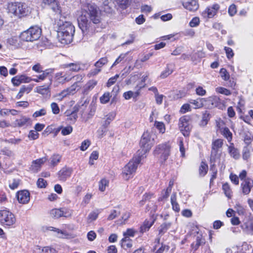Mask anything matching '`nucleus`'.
<instances>
[{"label":"nucleus","instance_id":"f257e3e1","mask_svg":"<svg viewBox=\"0 0 253 253\" xmlns=\"http://www.w3.org/2000/svg\"><path fill=\"white\" fill-rule=\"evenodd\" d=\"M101 11L99 8L93 3H86L82 4L81 7V20L82 27L80 29L84 34L88 28V19L94 24H98L100 22ZM81 24L80 23V25Z\"/></svg>","mask_w":253,"mask_h":253},{"label":"nucleus","instance_id":"f03ea898","mask_svg":"<svg viewBox=\"0 0 253 253\" xmlns=\"http://www.w3.org/2000/svg\"><path fill=\"white\" fill-rule=\"evenodd\" d=\"M57 33L60 42L63 44H69L73 40L75 28L70 22L59 20Z\"/></svg>","mask_w":253,"mask_h":253},{"label":"nucleus","instance_id":"7ed1b4c3","mask_svg":"<svg viewBox=\"0 0 253 253\" xmlns=\"http://www.w3.org/2000/svg\"><path fill=\"white\" fill-rule=\"evenodd\" d=\"M7 12L18 18H21L29 15L31 12L27 4L21 2H11L7 4Z\"/></svg>","mask_w":253,"mask_h":253},{"label":"nucleus","instance_id":"20e7f679","mask_svg":"<svg viewBox=\"0 0 253 253\" xmlns=\"http://www.w3.org/2000/svg\"><path fill=\"white\" fill-rule=\"evenodd\" d=\"M144 158V156L143 155L140 157L136 155L124 167L122 171V175L124 179L127 180L133 176L138 165Z\"/></svg>","mask_w":253,"mask_h":253},{"label":"nucleus","instance_id":"39448f33","mask_svg":"<svg viewBox=\"0 0 253 253\" xmlns=\"http://www.w3.org/2000/svg\"><path fill=\"white\" fill-rule=\"evenodd\" d=\"M42 34V29L38 26H31L28 29L21 32L19 36L21 41L33 42L38 40Z\"/></svg>","mask_w":253,"mask_h":253},{"label":"nucleus","instance_id":"423d86ee","mask_svg":"<svg viewBox=\"0 0 253 253\" xmlns=\"http://www.w3.org/2000/svg\"><path fill=\"white\" fill-rule=\"evenodd\" d=\"M154 143V139L151 138L150 133L148 131L144 132L140 141V149L137 152L136 155L139 157L143 155L145 158L146 154L150 150Z\"/></svg>","mask_w":253,"mask_h":253},{"label":"nucleus","instance_id":"0eeeda50","mask_svg":"<svg viewBox=\"0 0 253 253\" xmlns=\"http://www.w3.org/2000/svg\"><path fill=\"white\" fill-rule=\"evenodd\" d=\"M170 145L167 142L158 145L155 148L154 154L159 159L161 164L164 163L170 155Z\"/></svg>","mask_w":253,"mask_h":253},{"label":"nucleus","instance_id":"6e6552de","mask_svg":"<svg viewBox=\"0 0 253 253\" xmlns=\"http://www.w3.org/2000/svg\"><path fill=\"white\" fill-rule=\"evenodd\" d=\"M15 215L10 211L6 210L0 211V223L6 227H11L16 222Z\"/></svg>","mask_w":253,"mask_h":253},{"label":"nucleus","instance_id":"1a4fd4ad","mask_svg":"<svg viewBox=\"0 0 253 253\" xmlns=\"http://www.w3.org/2000/svg\"><path fill=\"white\" fill-rule=\"evenodd\" d=\"M223 145V140L220 139L215 140L212 142V151L211 157V163H215L218 160V156H217L218 149L222 147ZM215 164L213 163L211 167V169L212 171H215L212 175V177L215 178V175L216 174L217 171L214 169Z\"/></svg>","mask_w":253,"mask_h":253},{"label":"nucleus","instance_id":"9d476101","mask_svg":"<svg viewBox=\"0 0 253 253\" xmlns=\"http://www.w3.org/2000/svg\"><path fill=\"white\" fill-rule=\"evenodd\" d=\"M179 127L180 131L184 136L187 137L190 135L191 126H190L188 119L185 116L180 118Z\"/></svg>","mask_w":253,"mask_h":253},{"label":"nucleus","instance_id":"9b49d317","mask_svg":"<svg viewBox=\"0 0 253 253\" xmlns=\"http://www.w3.org/2000/svg\"><path fill=\"white\" fill-rule=\"evenodd\" d=\"M73 211L65 208L54 209L50 211L51 215L56 218L61 217H69L72 215Z\"/></svg>","mask_w":253,"mask_h":253},{"label":"nucleus","instance_id":"f8f14e48","mask_svg":"<svg viewBox=\"0 0 253 253\" xmlns=\"http://www.w3.org/2000/svg\"><path fill=\"white\" fill-rule=\"evenodd\" d=\"M42 3L44 4V5L48 6L55 14L57 15H61V7L57 0H43Z\"/></svg>","mask_w":253,"mask_h":253},{"label":"nucleus","instance_id":"ddd939ff","mask_svg":"<svg viewBox=\"0 0 253 253\" xmlns=\"http://www.w3.org/2000/svg\"><path fill=\"white\" fill-rule=\"evenodd\" d=\"M241 227L246 234L253 235V219H244L241 225Z\"/></svg>","mask_w":253,"mask_h":253},{"label":"nucleus","instance_id":"4468645a","mask_svg":"<svg viewBox=\"0 0 253 253\" xmlns=\"http://www.w3.org/2000/svg\"><path fill=\"white\" fill-rule=\"evenodd\" d=\"M219 8L220 6L218 4L214 3L211 6L207 7L203 12V15L205 17L211 18L216 15Z\"/></svg>","mask_w":253,"mask_h":253},{"label":"nucleus","instance_id":"2eb2a0df","mask_svg":"<svg viewBox=\"0 0 253 253\" xmlns=\"http://www.w3.org/2000/svg\"><path fill=\"white\" fill-rule=\"evenodd\" d=\"M16 197L18 202L22 204H26L30 201V194L26 190H20L16 193Z\"/></svg>","mask_w":253,"mask_h":253},{"label":"nucleus","instance_id":"dca6fc26","mask_svg":"<svg viewBox=\"0 0 253 253\" xmlns=\"http://www.w3.org/2000/svg\"><path fill=\"white\" fill-rule=\"evenodd\" d=\"M52 84L51 78L49 79V82L45 84L41 85L36 88L37 92L45 97L50 96V86Z\"/></svg>","mask_w":253,"mask_h":253},{"label":"nucleus","instance_id":"f3484780","mask_svg":"<svg viewBox=\"0 0 253 253\" xmlns=\"http://www.w3.org/2000/svg\"><path fill=\"white\" fill-rule=\"evenodd\" d=\"M48 160L46 155L44 157L34 160L31 166V169L34 172H37L40 170L41 166Z\"/></svg>","mask_w":253,"mask_h":253},{"label":"nucleus","instance_id":"a211bd4d","mask_svg":"<svg viewBox=\"0 0 253 253\" xmlns=\"http://www.w3.org/2000/svg\"><path fill=\"white\" fill-rule=\"evenodd\" d=\"M253 187V180L249 178H245L241 184L242 192L245 195L249 194Z\"/></svg>","mask_w":253,"mask_h":253},{"label":"nucleus","instance_id":"6ab92c4d","mask_svg":"<svg viewBox=\"0 0 253 253\" xmlns=\"http://www.w3.org/2000/svg\"><path fill=\"white\" fill-rule=\"evenodd\" d=\"M31 81L32 79L31 78L24 75L16 76L11 79V82L14 86H18L21 83H28Z\"/></svg>","mask_w":253,"mask_h":253},{"label":"nucleus","instance_id":"aec40b11","mask_svg":"<svg viewBox=\"0 0 253 253\" xmlns=\"http://www.w3.org/2000/svg\"><path fill=\"white\" fill-rule=\"evenodd\" d=\"M182 4L183 7L190 11H195L199 8V4L195 0H188L182 1Z\"/></svg>","mask_w":253,"mask_h":253},{"label":"nucleus","instance_id":"412c9836","mask_svg":"<svg viewBox=\"0 0 253 253\" xmlns=\"http://www.w3.org/2000/svg\"><path fill=\"white\" fill-rule=\"evenodd\" d=\"M14 124L18 127H26L32 124L30 118L25 116H22L20 119H16L15 121Z\"/></svg>","mask_w":253,"mask_h":253},{"label":"nucleus","instance_id":"4be33fe9","mask_svg":"<svg viewBox=\"0 0 253 253\" xmlns=\"http://www.w3.org/2000/svg\"><path fill=\"white\" fill-rule=\"evenodd\" d=\"M72 170L70 169L67 167L63 168L58 172V178L61 181H65L66 179L69 178L71 174Z\"/></svg>","mask_w":253,"mask_h":253},{"label":"nucleus","instance_id":"5701e85b","mask_svg":"<svg viewBox=\"0 0 253 253\" xmlns=\"http://www.w3.org/2000/svg\"><path fill=\"white\" fill-rule=\"evenodd\" d=\"M198 235L196 237V241L191 244L192 249L195 252L197 251L200 246L205 243V240L203 237V236L201 234H199L197 232Z\"/></svg>","mask_w":253,"mask_h":253},{"label":"nucleus","instance_id":"b1692460","mask_svg":"<svg viewBox=\"0 0 253 253\" xmlns=\"http://www.w3.org/2000/svg\"><path fill=\"white\" fill-rule=\"evenodd\" d=\"M154 222L155 220L154 219H152L151 221H149L147 219L145 220L142 225L140 227V232L144 233V232L148 231L153 225Z\"/></svg>","mask_w":253,"mask_h":253},{"label":"nucleus","instance_id":"393cba45","mask_svg":"<svg viewBox=\"0 0 253 253\" xmlns=\"http://www.w3.org/2000/svg\"><path fill=\"white\" fill-rule=\"evenodd\" d=\"M61 156L54 154L51 156L48 160V165L51 167H54L60 162Z\"/></svg>","mask_w":253,"mask_h":253},{"label":"nucleus","instance_id":"a878e982","mask_svg":"<svg viewBox=\"0 0 253 253\" xmlns=\"http://www.w3.org/2000/svg\"><path fill=\"white\" fill-rule=\"evenodd\" d=\"M206 99L203 98H198L195 100H191L190 103L193 105L194 109H200L203 107L204 102H205Z\"/></svg>","mask_w":253,"mask_h":253},{"label":"nucleus","instance_id":"bb28decb","mask_svg":"<svg viewBox=\"0 0 253 253\" xmlns=\"http://www.w3.org/2000/svg\"><path fill=\"white\" fill-rule=\"evenodd\" d=\"M32 89L31 85H23L21 87L18 93L17 94L16 98L17 99H20L24 95V93H29Z\"/></svg>","mask_w":253,"mask_h":253},{"label":"nucleus","instance_id":"cd10ccee","mask_svg":"<svg viewBox=\"0 0 253 253\" xmlns=\"http://www.w3.org/2000/svg\"><path fill=\"white\" fill-rule=\"evenodd\" d=\"M45 228L46 230L53 231L56 232V235L59 238H65L67 236V233L65 231L61 230L59 229L51 226L45 227Z\"/></svg>","mask_w":253,"mask_h":253},{"label":"nucleus","instance_id":"c85d7f7f","mask_svg":"<svg viewBox=\"0 0 253 253\" xmlns=\"http://www.w3.org/2000/svg\"><path fill=\"white\" fill-rule=\"evenodd\" d=\"M170 202L173 210L176 212H178L180 211V207L179 204L176 201V193H173L171 195L170 197Z\"/></svg>","mask_w":253,"mask_h":253},{"label":"nucleus","instance_id":"c756f323","mask_svg":"<svg viewBox=\"0 0 253 253\" xmlns=\"http://www.w3.org/2000/svg\"><path fill=\"white\" fill-rule=\"evenodd\" d=\"M61 67L63 69H69V70L70 71L77 72L79 70V66L78 64L74 63L64 64Z\"/></svg>","mask_w":253,"mask_h":253},{"label":"nucleus","instance_id":"7c9ffc66","mask_svg":"<svg viewBox=\"0 0 253 253\" xmlns=\"http://www.w3.org/2000/svg\"><path fill=\"white\" fill-rule=\"evenodd\" d=\"M228 151L231 156L235 159L239 158L240 154L239 151L233 146V143H231V145L228 147Z\"/></svg>","mask_w":253,"mask_h":253},{"label":"nucleus","instance_id":"2f4dec72","mask_svg":"<svg viewBox=\"0 0 253 253\" xmlns=\"http://www.w3.org/2000/svg\"><path fill=\"white\" fill-rule=\"evenodd\" d=\"M116 113L114 112H110L105 116V121L103 124V126L107 127L110 124V123L115 119Z\"/></svg>","mask_w":253,"mask_h":253},{"label":"nucleus","instance_id":"473e14b6","mask_svg":"<svg viewBox=\"0 0 253 253\" xmlns=\"http://www.w3.org/2000/svg\"><path fill=\"white\" fill-rule=\"evenodd\" d=\"M97 84V81L95 80L89 81L84 87V91H83L84 94H87L89 90L93 89Z\"/></svg>","mask_w":253,"mask_h":253},{"label":"nucleus","instance_id":"72a5a7b5","mask_svg":"<svg viewBox=\"0 0 253 253\" xmlns=\"http://www.w3.org/2000/svg\"><path fill=\"white\" fill-rule=\"evenodd\" d=\"M42 73L37 76L38 79L41 81L44 80L45 78L48 77L49 79L51 78L49 75L51 74L53 72V69H49L45 70V71H42Z\"/></svg>","mask_w":253,"mask_h":253},{"label":"nucleus","instance_id":"f704fd0d","mask_svg":"<svg viewBox=\"0 0 253 253\" xmlns=\"http://www.w3.org/2000/svg\"><path fill=\"white\" fill-rule=\"evenodd\" d=\"M109 181L106 178H103L100 180L98 183L99 190L104 192L106 188L109 186Z\"/></svg>","mask_w":253,"mask_h":253},{"label":"nucleus","instance_id":"c9c22d12","mask_svg":"<svg viewBox=\"0 0 253 253\" xmlns=\"http://www.w3.org/2000/svg\"><path fill=\"white\" fill-rule=\"evenodd\" d=\"M222 134L230 142L232 139V133L228 127H224L221 131Z\"/></svg>","mask_w":253,"mask_h":253},{"label":"nucleus","instance_id":"e433bc0d","mask_svg":"<svg viewBox=\"0 0 253 253\" xmlns=\"http://www.w3.org/2000/svg\"><path fill=\"white\" fill-rule=\"evenodd\" d=\"M65 113L67 116V120L70 121V123H74L78 117L76 111H72L71 113L66 112Z\"/></svg>","mask_w":253,"mask_h":253},{"label":"nucleus","instance_id":"4c0bfd02","mask_svg":"<svg viewBox=\"0 0 253 253\" xmlns=\"http://www.w3.org/2000/svg\"><path fill=\"white\" fill-rule=\"evenodd\" d=\"M55 78L60 83H64L69 80V79L66 76V74L62 72L57 73L55 75Z\"/></svg>","mask_w":253,"mask_h":253},{"label":"nucleus","instance_id":"58836bf2","mask_svg":"<svg viewBox=\"0 0 253 253\" xmlns=\"http://www.w3.org/2000/svg\"><path fill=\"white\" fill-rule=\"evenodd\" d=\"M171 226L170 223H164L159 227V234L163 235L169 228Z\"/></svg>","mask_w":253,"mask_h":253},{"label":"nucleus","instance_id":"ea45409f","mask_svg":"<svg viewBox=\"0 0 253 253\" xmlns=\"http://www.w3.org/2000/svg\"><path fill=\"white\" fill-rule=\"evenodd\" d=\"M7 43L9 45L14 46L15 47H18L20 46L18 38L16 37H13L8 39Z\"/></svg>","mask_w":253,"mask_h":253},{"label":"nucleus","instance_id":"a19ab883","mask_svg":"<svg viewBox=\"0 0 253 253\" xmlns=\"http://www.w3.org/2000/svg\"><path fill=\"white\" fill-rule=\"evenodd\" d=\"M20 182V180L19 179H12L9 181V187L12 190L17 189Z\"/></svg>","mask_w":253,"mask_h":253},{"label":"nucleus","instance_id":"79ce46f5","mask_svg":"<svg viewBox=\"0 0 253 253\" xmlns=\"http://www.w3.org/2000/svg\"><path fill=\"white\" fill-rule=\"evenodd\" d=\"M99 213V211L98 210H96L91 212L88 216V222H91V221L96 220L98 217Z\"/></svg>","mask_w":253,"mask_h":253},{"label":"nucleus","instance_id":"37998d69","mask_svg":"<svg viewBox=\"0 0 253 253\" xmlns=\"http://www.w3.org/2000/svg\"><path fill=\"white\" fill-rule=\"evenodd\" d=\"M172 72V70L170 68V65H167L165 70L161 74L160 77L162 79H165L171 74Z\"/></svg>","mask_w":253,"mask_h":253},{"label":"nucleus","instance_id":"c03bdc74","mask_svg":"<svg viewBox=\"0 0 253 253\" xmlns=\"http://www.w3.org/2000/svg\"><path fill=\"white\" fill-rule=\"evenodd\" d=\"M111 97L109 92H105L103 95L100 97V101L102 104H106L108 103Z\"/></svg>","mask_w":253,"mask_h":253},{"label":"nucleus","instance_id":"a18cd8bd","mask_svg":"<svg viewBox=\"0 0 253 253\" xmlns=\"http://www.w3.org/2000/svg\"><path fill=\"white\" fill-rule=\"evenodd\" d=\"M154 126L159 130L160 132L164 133L165 132V126L163 122L155 121Z\"/></svg>","mask_w":253,"mask_h":253},{"label":"nucleus","instance_id":"49530a36","mask_svg":"<svg viewBox=\"0 0 253 253\" xmlns=\"http://www.w3.org/2000/svg\"><path fill=\"white\" fill-rule=\"evenodd\" d=\"M208 165L202 162L199 168V173L201 176H204L207 172Z\"/></svg>","mask_w":253,"mask_h":253},{"label":"nucleus","instance_id":"de8ad7c7","mask_svg":"<svg viewBox=\"0 0 253 253\" xmlns=\"http://www.w3.org/2000/svg\"><path fill=\"white\" fill-rule=\"evenodd\" d=\"M108 62V59L106 57H103L100 58L98 61H97L94 64V66L95 67L99 68L101 69V68L104 65H105Z\"/></svg>","mask_w":253,"mask_h":253},{"label":"nucleus","instance_id":"09e8293b","mask_svg":"<svg viewBox=\"0 0 253 253\" xmlns=\"http://www.w3.org/2000/svg\"><path fill=\"white\" fill-rule=\"evenodd\" d=\"M103 10L106 13H111L112 8L111 5H112V2H109L108 1H105L103 3Z\"/></svg>","mask_w":253,"mask_h":253},{"label":"nucleus","instance_id":"8fccbe9b","mask_svg":"<svg viewBox=\"0 0 253 253\" xmlns=\"http://www.w3.org/2000/svg\"><path fill=\"white\" fill-rule=\"evenodd\" d=\"M59 130H61L63 135H67L72 132L73 128L71 126H67L66 127H61L59 128Z\"/></svg>","mask_w":253,"mask_h":253},{"label":"nucleus","instance_id":"3c124183","mask_svg":"<svg viewBox=\"0 0 253 253\" xmlns=\"http://www.w3.org/2000/svg\"><path fill=\"white\" fill-rule=\"evenodd\" d=\"M39 252L38 253H56V250L49 247H45L43 248L42 250L39 248Z\"/></svg>","mask_w":253,"mask_h":253},{"label":"nucleus","instance_id":"603ef678","mask_svg":"<svg viewBox=\"0 0 253 253\" xmlns=\"http://www.w3.org/2000/svg\"><path fill=\"white\" fill-rule=\"evenodd\" d=\"M216 91L218 93L224 94L225 95H230L231 94V91L223 87H218L216 88Z\"/></svg>","mask_w":253,"mask_h":253},{"label":"nucleus","instance_id":"864d4df0","mask_svg":"<svg viewBox=\"0 0 253 253\" xmlns=\"http://www.w3.org/2000/svg\"><path fill=\"white\" fill-rule=\"evenodd\" d=\"M222 189L224 192L225 195L229 198L231 196V190L228 183H225L222 185Z\"/></svg>","mask_w":253,"mask_h":253},{"label":"nucleus","instance_id":"5fc2aeb1","mask_svg":"<svg viewBox=\"0 0 253 253\" xmlns=\"http://www.w3.org/2000/svg\"><path fill=\"white\" fill-rule=\"evenodd\" d=\"M220 74L221 77L224 81H228L230 78L229 74L228 73L227 70L224 68H222L220 69Z\"/></svg>","mask_w":253,"mask_h":253},{"label":"nucleus","instance_id":"6e6d98bb","mask_svg":"<svg viewBox=\"0 0 253 253\" xmlns=\"http://www.w3.org/2000/svg\"><path fill=\"white\" fill-rule=\"evenodd\" d=\"M237 7L235 4L230 5L228 8V12L230 16H233L237 13Z\"/></svg>","mask_w":253,"mask_h":253},{"label":"nucleus","instance_id":"4d7b16f0","mask_svg":"<svg viewBox=\"0 0 253 253\" xmlns=\"http://www.w3.org/2000/svg\"><path fill=\"white\" fill-rule=\"evenodd\" d=\"M200 21L199 17H195L190 21L189 25L191 27H196L199 26Z\"/></svg>","mask_w":253,"mask_h":253},{"label":"nucleus","instance_id":"13d9d810","mask_svg":"<svg viewBox=\"0 0 253 253\" xmlns=\"http://www.w3.org/2000/svg\"><path fill=\"white\" fill-rule=\"evenodd\" d=\"M50 107L53 114L57 115L59 113L60 109L56 103H52L50 105Z\"/></svg>","mask_w":253,"mask_h":253},{"label":"nucleus","instance_id":"bf43d9fd","mask_svg":"<svg viewBox=\"0 0 253 253\" xmlns=\"http://www.w3.org/2000/svg\"><path fill=\"white\" fill-rule=\"evenodd\" d=\"M224 50L225 51L227 58L228 59L232 58L234 56V54L233 51L230 47L225 46Z\"/></svg>","mask_w":253,"mask_h":253},{"label":"nucleus","instance_id":"052dcab7","mask_svg":"<svg viewBox=\"0 0 253 253\" xmlns=\"http://www.w3.org/2000/svg\"><path fill=\"white\" fill-rule=\"evenodd\" d=\"M209 121V114H205L203 115L202 119L200 122V126H206Z\"/></svg>","mask_w":253,"mask_h":253},{"label":"nucleus","instance_id":"680f3d73","mask_svg":"<svg viewBox=\"0 0 253 253\" xmlns=\"http://www.w3.org/2000/svg\"><path fill=\"white\" fill-rule=\"evenodd\" d=\"M46 113V110L45 109H41L39 111H36L33 114V117L34 118H37L39 117L44 116Z\"/></svg>","mask_w":253,"mask_h":253},{"label":"nucleus","instance_id":"e2e57ef3","mask_svg":"<svg viewBox=\"0 0 253 253\" xmlns=\"http://www.w3.org/2000/svg\"><path fill=\"white\" fill-rule=\"evenodd\" d=\"M127 54V53L121 54L120 56L116 59L112 66H115L121 63L126 57Z\"/></svg>","mask_w":253,"mask_h":253},{"label":"nucleus","instance_id":"0e129e2a","mask_svg":"<svg viewBox=\"0 0 253 253\" xmlns=\"http://www.w3.org/2000/svg\"><path fill=\"white\" fill-rule=\"evenodd\" d=\"M196 93L199 96H204L206 94V90L203 87L199 86L196 88Z\"/></svg>","mask_w":253,"mask_h":253},{"label":"nucleus","instance_id":"69168bd1","mask_svg":"<svg viewBox=\"0 0 253 253\" xmlns=\"http://www.w3.org/2000/svg\"><path fill=\"white\" fill-rule=\"evenodd\" d=\"M235 209L239 215H244L246 212L245 209L240 204H236Z\"/></svg>","mask_w":253,"mask_h":253},{"label":"nucleus","instance_id":"338daca9","mask_svg":"<svg viewBox=\"0 0 253 253\" xmlns=\"http://www.w3.org/2000/svg\"><path fill=\"white\" fill-rule=\"evenodd\" d=\"M37 184L38 187L42 188H45L47 184L46 181L42 178L38 179Z\"/></svg>","mask_w":253,"mask_h":253},{"label":"nucleus","instance_id":"774afa93","mask_svg":"<svg viewBox=\"0 0 253 253\" xmlns=\"http://www.w3.org/2000/svg\"><path fill=\"white\" fill-rule=\"evenodd\" d=\"M253 140V135L251 133H246L244 136V142L247 145L250 144Z\"/></svg>","mask_w":253,"mask_h":253}]
</instances>
